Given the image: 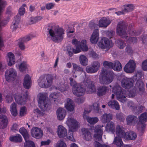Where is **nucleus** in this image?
I'll list each match as a JSON object with an SVG mask.
<instances>
[{
  "label": "nucleus",
  "mask_w": 147,
  "mask_h": 147,
  "mask_svg": "<svg viewBox=\"0 0 147 147\" xmlns=\"http://www.w3.org/2000/svg\"><path fill=\"white\" fill-rule=\"evenodd\" d=\"M48 29L51 40L55 42H60L63 39L64 31L61 28H55L54 26H49Z\"/></svg>",
  "instance_id": "f257e3e1"
},
{
  "label": "nucleus",
  "mask_w": 147,
  "mask_h": 147,
  "mask_svg": "<svg viewBox=\"0 0 147 147\" xmlns=\"http://www.w3.org/2000/svg\"><path fill=\"white\" fill-rule=\"evenodd\" d=\"M58 77L56 74H46L41 76L38 80V84L40 87L47 88L52 84L53 80Z\"/></svg>",
  "instance_id": "f03ea898"
},
{
  "label": "nucleus",
  "mask_w": 147,
  "mask_h": 147,
  "mask_svg": "<svg viewBox=\"0 0 147 147\" xmlns=\"http://www.w3.org/2000/svg\"><path fill=\"white\" fill-rule=\"evenodd\" d=\"M114 74L113 71L105 69L101 70L99 77V82L103 85H108L113 81Z\"/></svg>",
  "instance_id": "7ed1b4c3"
},
{
  "label": "nucleus",
  "mask_w": 147,
  "mask_h": 147,
  "mask_svg": "<svg viewBox=\"0 0 147 147\" xmlns=\"http://www.w3.org/2000/svg\"><path fill=\"white\" fill-rule=\"evenodd\" d=\"M112 92L115 94L117 100L123 103L126 101V91L120 86L115 85L113 88Z\"/></svg>",
  "instance_id": "20e7f679"
},
{
  "label": "nucleus",
  "mask_w": 147,
  "mask_h": 147,
  "mask_svg": "<svg viewBox=\"0 0 147 147\" xmlns=\"http://www.w3.org/2000/svg\"><path fill=\"white\" fill-rule=\"evenodd\" d=\"M39 106L42 111H45L49 109L51 107V102L45 93H39L38 95Z\"/></svg>",
  "instance_id": "39448f33"
},
{
  "label": "nucleus",
  "mask_w": 147,
  "mask_h": 147,
  "mask_svg": "<svg viewBox=\"0 0 147 147\" xmlns=\"http://www.w3.org/2000/svg\"><path fill=\"white\" fill-rule=\"evenodd\" d=\"M127 24L123 21L119 22L116 28V33L119 36L123 38L128 37L126 32Z\"/></svg>",
  "instance_id": "423d86ee"
},
{
  "label": "nucleus",
  "mask_w": 147,
  "mask_h": 147,
  "mask_svg": "<svg viewBox=\"0 0 147 147\" xmlns=\"http://www.w3.org/2000/svg\"><path fill=\"white\" fill-rule=\"evenodd\" d=\"M137 77L134 76L132 78H125L122 80L121 85L122 86L126 89H129L132 87L136 80Z\"/></svg>",
  "instance_id": "0eeeda50"
},
{
  "label": "nucleus",
  "mask_w": 147,
  "mask_h": 147,
  "mask_svg": "<svg viewBox=\"0 0 147 147\" xmlns=\"http://www.w3.org/2000/svg\"><path fill=\"white\" fill-rule=\"evenodd\" d=\"M66 123L69 127L71 130L76 131L78 128V122L71 115L69 116L66 121Z\"/></svg>",
  "instance_id": "6e6552de"
},
{
  "label": "nucleus",
  "mask_w": 147,
  "mask_h": 147,
  "mask_svg": "<svg viewBox=\"0 0 147 147\" xmlns=\"http://www.w3.org/2000/svg\"><path fill=\"white\" fill-rule=\"evenodd\" d=\"M136 63L134 60L130 59L124 68V71L127 73L134 72L136 69Z\"/></svg>",
  "instance_id": "1a4fd4ad"
},
{
  "label": "nucleus",
  "mask_w": 147,
  "mask_h": 147,
  "mask_svg": "<svg viewBox=\"0 0 147 147\" xmlns=\"http://www.w3.org/2000/svg\"><path fill=\"white\" fill-rule=\"evenodd\" d=\"M84 85L86 86V91L90 93H92L96 91V88L94 85V82L90 80L87 79L84 82Z\"/></svg>",
  "instance_id": "9d476101"
},
{
  "label": "nucleus",
  "mask_w": 147,
  "mask_h": 147,
  "mask_svg": "<svg viewBox=\"0 0 147 147\" xmlns=\"http://www.w3.org/2000/svg\"><path fill=\"white\" fill-rule=\"evenodd\" d=\"M111 42L107 38L103 37L98 43L99 47L102 49H107L111 47Z\"/></svg>",
  "instance_id": "9b49d317"
},
{
  "label": "nucleus",
  "mask_w": 147,
  "mask_h": 147,
  "mask_svg": "<svg viewBox=\"0 0 147 147\" xmlns=\"http://www.w3.org/2000/svg\"><path fill=\"white\" fill-rule=\"evenodd\" d=\"M72 90L73 94L78 96L83 95L85 91V89L80 84L73 88Z\"/></svg>",
  "instance_id": "f8f14e48"
},
{
  "label": "nucleus",
  "mask_w": 147,
  "mask_h": 147,
  "mask_svg": "<svg viewBox=\"0 0 147 147\" xmlns=\"http://www.w3.org/2000/svg\"><path fill=\"white\" fill-rule=\"evenodd\" d=\"M28 95V92H26L25 95L22 94H16L15 97V101L18 104L23 105L26 103V100Z\"/></svg>",
  "instance_id": "ddd939ff"
},
{
  "label": "nucleus",
  "mask_w": 147,
  "mask_h": 147,
  "mask_svg": "<svg viewBox=\"0 0 147 147\" xmlns=\"http://www.w3.org/2000/svg\"><path fill=\"white\" fill-rule=\"evenodd\" d=\"M17 73L16 70L11 68L5 74V77L7 81H10L14 80L16 78Z\"/></svg>",
  "instance_id": "4468645a"
},
{
  "label": "nucleus",
  "mask_w": 147,
  "mask_h": 147,
  "mask_svg": "<svg viewBox=\"0 0 147 147\" xmlns=\"http://www.w3.org/2000/svg\"><path fill=\"white\" fill-rule=\"evenodd\" d=\"M31 133L32 136L37 139H39L42 137L43 133L40 128L34 127L31 129Z\"/></svg>",
  "instance_id": "2eb2a0df"
},
{
  "label": "nucleus",
  "mask_w": 147,
  "mask_h": 147,
  "mask_svg": "<svg viewBox=\"0 0 147 147\" xmlns=\"http://www.w3.org/2000/svg\"><path fill=\"white\" fill-rule=\"evenodd\" d=\"M126 132H125L123 127L119 125H117L115 129V134L118 137L125 138Z\"/></svg>",
  "instance_id": "dca6fc26"
},
{
  "label": "nucleus",
  "mask_w": 147,
  "mask_h": 147,
  "mask_svg": "<svg viewBox=\"0 0 147 147\" xmlns=\"http://www.w3.org/2000/svg\"><path fill=\"white\" fill-rule=\"evenodd\" d=\"M138 121L136 117L132 115H129L127 116L126 119L127 124L129 125H134Z\"/></svg>",
  "instance_id": "f3484780"
},
{
  "label": "nucleus",
  "mask_w": 147,
  "mask_h": 147,
  "mask_svg": "<svg viewBox=\"0 0 147 147\" xmlns=\"http://www.w3.org/2000/svg\"><path fill=\"white\" fill-rule=\"evenodd\" d=\"M99 36V30L98 29L94 30L90 38V42L92 44L96 43L98 40Z\"/></svg>",
  "instance_id": "a211bd4d"
},
{
  "label": "nucleus",
  "mask_w": 147,
  "mask_h": 147,
  "mask_svg": "<svg viewBox=\"0 0 147 147\" xmlns=\"http://www.w3.org/2000/svg\"><path fill=\"white\" fill-rule=\"evenodd\" d=\"M111 22V20L104 17L99 20L98 25L99 27L106 28Z\"/></svg>",
  "instance_id": "6ab92c4d"
},
{
  "label": "nucleus",
  "mask_w": 147,
  "mask_h": 147,
  "mask_svg": "<svg viewBox=\"0 0 147 147\" xmlns=\"http://www.w3.org/2000/svg\"><path fill=\"white\" fill-rule=\"evenodd\" d=\"M57 133L59 138H64L67 135V129L63 126L59 125L58 127Z\"/></svg>",
  "instance_id": "aec40b11"
},
{
  "label": "nucleus",
  "mask_w": 147,
  "mask_h": 147,
  "mask_svg": "<svg viewBox=\"0 0 147 147\" xmlns=\"http://www.w3.org/2000/svg\"><path fill=\"white\" fill-rule=\"evenodd\" d=\"M81 131L84 138L87 141H90L92 139L91 133L88 129L82 128Z\"/></svg>",
  "instance_id": "412c9836"
},
{
  "label": "nucleus",
  "mask_w": 147,
  "mask_h": 147,
  "mask_svg": "<svg viewBox=\"0 0 147 147\" xmlns=\"http://www.w3.org/2000/svg\"><path fill=\"white\" fill-rule=\"evenodd\" d=\"M66 101L67 102L65 104L66 109L70 111H73L75 107V105L73 101L69 98L67 99Z\"/></svg>",
  "instance_id": "4be33fe9"
},
{
  "label": "nucleus",
  "mask_w": 147,
  "mask_h": 147,
  "mask_svg": "<svg viewBox=\"0 0 147 147\" xmlns=\"http://www.w3.org/2000/svg\"><path fill=\"white\" fill-rule=\"evenodd\" d=\"M109 90L108 87L105 86L99 87L97 89V94L99 96H101L106 94Z\"/></svg>",
  "instance_id": "5701e85b"
},
{
  "label": "nucleus",
  "mask_w": 147,
  "mask_h": 147,
  "mask_svg": "<svg viewBox=\"0 0 147 147\" xmlns=\"http://www.w3.org/2000/svg\"><path fill=\"white\" fill-rule=\"evenodd\" d=\"M102 134L98 133H95L94 135V140L95 141L94 142V147H102V145L97 142L100 141L102 140Z\"/></svg>",
  "instance_id": "b1692460"
},
{
  "label": "nucleus",
  "mask_w": 147,
  "mask_h": 147,
  "mask_svg": "<svg viewBox=\"0 0 147 147\" xmlns=\"http://www.w3.org/2000/svg\"><path fill=\"white\" fill-rule=\"evenodd\" d=\"M57 115L58 119L59 120H61L65 116L66 111L63 108H59L57 111Z\"/></svg>",
  "instance_id": "393cba45"
},
{
  "label": "nucleus",
  "mask_w": 147,
  "mask_h": 147,
  "mask_svg": "<svg viewBox=\"0 0 147 147\" xmlns=\"http://www.w3.org/2000/svg\"><path fill=\"white\" fill-rule=\"evenodd\" d=\"M137 136L136 133L130 131L126 132V135L125 139L127 140H135L137 137Z\"/></svg>",
  "instance_id": "a878e982"
},
{
  "label": "nucleus",
  "mask_w": 147,
  "mask_h": 147,
  "mask_svg": "<svg viewBox=\"0 0 147 147\" xmlns=\"http://www.w3.org/2000/svg\"><path fill=\"white\" fill-rule=\"evenodd\" d=\"M107 104L111 108L115 109L117 110H119L120 109L119 105L117 101L115 100L110 101L108 102Z\"/></svg>",
  "instance_id": "bb28decb"
},
{
  "label": "nucleus",
  "mask_w": 147,
  "mask_h": 147,
  "mask_svg": "<svg viewBox=\"0 0 147 147\" xmlns=\"http://www.w3.org/2000/svg\"><path fill=\"white\" fill-rule=\"evenodd\" d=\"M7 55L8 59H7L8 63V65L11 66L13 65L15 61V57L12 53L9 52L7 53Z\"/></svg>",
  "instance_id": "cd10ccee"
},
{
  "label": "nucleus",
  "mask_w": 147,
  "mask_h": 147,
  "mask_svg": "<svg viewBox=\"0 0 147 147\" xmlns=\"http://www.w3.org/2000/svg\"><path fill=\"white\" fill-rule=\"evenodd\" d=\"M31 84V78L29 75L27 74L24 79V86L25 88L28 89L30 87Z\"/></svg>",
  "instance_id": "c85d7f7f"
},
{
  "label": "nucleus",
  "mask_w": 147,
  "mask_h": 147,
  "mask_svg": "<svg viewBox=\"0 0 147 147\" xmlns=\"http://www.w3.org/2000/svg\"><path fill=\"white\" fill-rule=\"evenodd\" d=\"M67 84L65 82L59 83L57 87H55V89L58 90L61 92L66 91L68 88Z\"/></svg>",
  "instance_id": "c756f323"
},
{
  "label": "nucleus",
  "mask_w": 147,
  "mask_h": 147,
  "mask_svg": "<svg viewBox=\"0 0 147 147\" xmlns=\"http://www.w3.org/2000/svg\"><path fill=\"white\" fill-rule=\"evenodd\" d=\"M0 119L1 121L0 123V127L4 128L6 127L7 124V119L6 116L1 114L0 115Z\"/></svg>",
  "instance_id": "7c9ffc66"
},
{
  "label": "nucleus",
  "mask_w": 147,
  "mask_h": 147,
  "mask_svg": "<svg viewBox=\"0 0 147 147\" xmlns=\"http://www.w3.org/2000/svg\"><path fill=\"white\" fill-rule=\"evenodd\" d=\"M121 138L115 136L113 144L117 147H123V143Z\"/></svg>",
  "instance_id": "2f4dec72"
},
{
  "label": "nucleus",
  "mask_w": 147,
  "mask_h": 147,
  "mask_svg": "<svg viewBox=\"0 0 147 147\" xmlns=\"http://www.w3.org/2000/svg\"><path fill=\"white\" fill-rule=\"evenodd\" d=\"M113 118L112 115L111 113H105L102 117L101 120L104 123L110 121Z\"/></svg>",
  "instance_id": "473e14b6"
},
{
  "label": "nucleus",
  "mask_w": 147,
  "mask_h": 147,
  "mask_svg": "<svg viewBox=\"0 0 147 147\" xmlns=\"http://www.w3.org/2000/svg\"><path fill=\"white\" fill-rule=\"evenodd\" d=\"M124 9L123 11L126 12H131L135 9L134 5L132 4H128L123 5Z\"/></svg>",
  "instance_id": "72a5a7b5"
},
{
  "label": "nucleus",
  "mask_w": 147,
  "mask_h": 147,
  "mask_svg": "<svg viewBox=\"0 0 147 147\" xmlns=\"http://www.w3.org/2000/svg\"><path fill=\"white\" fill-rule=\"evenodd\" d=\"M115 125L112 122H109L107 123L105 126V130L107 131H111L113 133L115 132Z\"/></svg>",
  "instance_id": "f704fd0d"
},
{
  "label": "nucleus",
  "mask_w": 147,
  "mask_h": 147,
  "mask_svg": "<svg viewBox=\"0 0 147 147\" xmlns=\"http://www.w3.org/2000/svg\"><path fill=\"white\" fill-rule=\"evenodd\" d=\"M17 104L15 102H13L11 105L10 107V110L11 115L13 116H16L18 114L17 109Z\"/></svg>",
  "instance_id": "c9c22d12"
},
{
  "label": "nucleus",
  "mask_w": 147,
  "mask_h": 147,
  "mask_svg": "<svg viewBox=\"0 0 147 147\" xmlns=\"http://www.w3.org/2000/svg\"><path fill=\"white\" fill-rule=\"evenodd\" d=\"M84 118L86 119L87 121L91 124H94L98 121V119L97 117H91L89 116H83Z\"/></svg>",
  "instance_id": "e433bc0d"
},
{
  "label": "nucleus",
  "mask_w": 147,
  "mask_h": 147,
  "mask_svg": "<svg viewBox=\"0 0 147 147\" xmlns=\"http://www.w3.org/2000/svg\"><path fill=\"white\" fill-rule=\"evenodd\" d=\"M112 66V68L116 71H120L122 68L121 63L118 61H116L113 63Z\"/></svg>",
  "instance_id": "4c0bfd02"
},
{
  "label": "nucleus",
  "mask_w": 147,
  "mask_h": 147,
  "mask_svg": "<svg viewBox=\"0 0 147 147\" xmlns=\"http://www.w3.org/2000/svg\"><path fill=\"white\" fill-rule=\"evenodd\" d=\"M144 85L141 80H138L136 83L135 87L140 91H143L144 89Z\"/></svg>",
  "instance_id": "58836bf2"
},
{
  "label": "nucleus",
  "mask_w": 147,
  "mask_h": 147,
  "mask_svg": "<svg viewBox=\"0 0 147 147\" xmlns=\"http://www.w3.org/2000/svg\"><path fill=\"white\" fill-rule=\"evenodd\" d=\"M9 140L14 142H20L22 140V138L20 135L17 134L15 136L11 137Z\"/></svg>",
  "instance_id": "ea45409f"
},
{
  "label": "nucleus",
  "mask_w": 147,
  "mask_h": 147,
  "mask_svg": "<svg viewBox=\"0 0 147 147\" xmlns=\"http://www.w3.org/2000/svg\"><path fill=\"white\" fill-rule=\"evenodd\" d=\"M19 131L22 135L25 140H28V138H29V135L26 130L22 127L19 129Z\"/></svg>",
  "instance_id": "a19ab883"
},
{
  "label": "nucleus",
  "mask_w": 147,
  "mask_h": 147,
  "mask_svg": "<svg viewBox=\"0 0 147 147\" xmlns=\"http://www.w3.org/2000/svg\"><path fill=\"white\" fill-rule=\"evenodd\" d=\"M79 60L82 65L85 66L87 65L88 60L85 55H81L79 57Z\"/></svg>",
  "instance_id": "79ce46f5"
},
{
  "label": "nucleus",
  "mask_w": 147,
  "mask_h": 147,
  "mask_svg": "<svg viewBox=\"0 0 147 147\" xmlns=\"http://www.w3.org/2000/svg\"><path fill=\"white\" fill-rule=\"evenodd\" d=\"M20 17L19 16H16L14 17L13 24L12 25L13 30H15L17 28L20 21Z\"/></svg>",
  "instance_id": "37998d69"
},
{
  "label": "nucleus",
  "mask_w": 147,
  "mask_h": 147,
  "mask_svg": "<svg viewBox=\"0 0 147 147\" xmlns=\"http://www.w3.org/2000/svg\"><path fill=\"white\" fill-rule=\"evenodd\" d=\"M73 67V72L74 74L76 71H78L79 72H84V70L83 68L77 64L73 63H72Z\"/></svg>",
  "instance_id": "c03bdc74"
},
{
  "label": "nucleus",
  "mask_w": 147,
  "mask_h": 147,
  "mask_svg": "<svg viewBox=\"0 0 147 147\" xmlns=\"http://www.w3.org/2000/svg\"><path fill=\"white\" fill-rule=\"evenodd\" d=\"M104 127L103 125H97L96 126L94 129L95 133H98L103 134V129L102 127Z\"/></svg>",
  "instance_id": "a18cd8bd"
},
{
  "label": "nucleus",
  "mask_w": 147,
  "mask_h": 147,
  "mask_svg": "<svg viewBox=\"0 0 147 147\" xmlns=\"http://www.w3.org/2000/svg\"><path fill=\"white\" fill-rule=\"evenodd\" d=\"M86 40H82L80 44V47L83 51H87L88 50L86 45Z\"/></svg>",
  "instance_id": "49530a36"
},
{
  "label": "nucleus",
  "mask_w": 147,
  "mask_h": 147,
  "mask_svg": "<svg viewBox=\"0 0 147 147\" xmlns=\"http://www.w3.org/2000/svg\"><path fill=\"white\" fill-rule=\"evenodd\" d=\"M28 140H25L24 143V147H35L34 143L33 142L29 140L28 138Z\"/></svg>",
  "instance_id": "de8ad7c7"
},
{
  "label": "nucleus",
  "mask_w": 147,
  "mask_h": 147,
  "mask_svg": "<svg viewBox=\"0 0 147 147\" xmlns=\"http://www.w3.org/2000/svg\"><path fill=\"white\" fill-rule=\"evenodd\" d=\"M145 127V125L143 122H140L139 121V122L137 124V128L139 131L140 132H142Z\"/></svg>",
  "instance_id": "09e8293b"
},
{
  "label": "nucleus",
  "mask_w": 147,
  "mask_h": 147,
  "mask_svg": "<svg viewBox=\"0 0 147 147\" xmlns=\"http://www.w3.org/2000/svg\"><path fill=\"white\" fill-rule=\"evenodd\" d=\"M127 105L129 109L133 111L135 110L137 108V106L133 102L131 101L128 102Z\"/></svg>",
  "instance_id": "8fccbe9b"
},
{
  "label": "nucleus",
  "mask_w": 147,
  "mask_h": 147,
  "mask_svg": "<svg viewBox=\"0 0 147 147\" xmlns=\"http://www.w3.org/2000/svg\"><path fill=\"white\" fill-rule=\"evenodd\" d=\"M91 65L93 68L95 69H94L96 70V72H97L98 70L100 67L99 63L97 61H94L93 62Z\"/></svg>",
  "instance_id": "3c124183"
},
{
  "label": "nucleus",
  "mask_w": 147,
  "mask_h": 147,
  "mask_svg": "<svg viewBox=\"0 0 147 147\" xmlns=\"http://www.w3.org/2000/svg\"><path fill=\"white\" fill-rule=\"evenodd\" d=\"M27 68V64L26 62L24 61L19 65V69L21 71L25 70Z\"/></svg>",
  "instance_id": "603ef678"
},
{
  "label": "nucleus",
  "mask_w": 147,
  "mask_h": 147,
  "mask_svg": "<svg viewBox=\"0 0 147 147\" xmlns=\"http://www.w3.org/2000/svg\"><path fill=\"white\" fill-rule=\"evenodd\" d=\"M117 46L121 49L124 48L125 46V43L121 40H118L117 41Z\"/></svg>",
  "instance_id": "864d4df0"
},
{
  "label": "nucleus",
  "mask_w": 147,
  "mask_h": 147,
  "mask_svg": "<svg viewBox=\"0 0 147 147\" xmlns=\"http://www.w3.org/2000/svg\"><path fill=\"white\" fill-rule=\"evenodd\" d=\"M147 119V114L145 112L142 114L140 116L139 118V121L141 122H144L146 121Z\"/></svg>",
  "instance_id": "5fc2aeb1"
},
{
  "label": "nucleus",
  "mask_w": 147,
  "mask_h": 147,
  "mask_svg": "<svg viewBox=\"0 0 147 147\" xmlns=\"http://www.w3.org/2000/svg\"><path fill=\"white\" fill-rule=\"evenodd\" d=\"M92 65L91 66H87L86 68V71L88 73H94L96 72Z\"/></svg>",
  "instance_id": "6e6d98bb"
},
{
  "label": "nucleus",
  "mask_w": 147,
  "mask_h": 147,
  "mask_svg": "<svg viewBox=\"0 0 147 147\" xmlns=\"http://www.w3.org/2000/svg\"><path fill=\"white\" fill-rule=\"evenodd\" d=\"M103 65L106 67L111 68L113 65V63L107 61H105L103 63Z\"/></svg>",
  "instance_id": "4d7b16f0"
},
{
  "label": "nucleus",
  "mask_w": 147,
  "mask_h": 147,
  "mask_svg": "<svg viewBox=\"0 0 147 147\" xmlns=\"http://www.w3.org/2000/svg\"><path fill=\"white\" fill-rule=\"evenodd\" d=\"M74 131L71 130V131H69V132L67 136V137L68 139L72 141H75L74 139V138L73 133L72 131Z\"/></svg>",
  "instance_id": "13d9d810"
},
{
  "label": "nucleus",
  "mask_w": 147,
  "mask_h": 147,
  "mask_svg": "<svg viewBox=\"0 0 147 147\" xmlns=\"http://www.w3.org/2000/svg\"><path fill=\"white\" fill-rule=\"evenodd\" d=\"M116 117L118 120L123 121L124 120L123 115L121 113H118L116 114Z\"/></svg>",
  "instance_id": "bf43d9fd"
},
{
  "label": "nucleus",
  "mask_w": 147,
  "mask_h": 147,
  "mask_svg": "<svg viewBox=\"0 0 147 147\" xmlns=\"http://www.w3.org/2000/svg\"><path fill=\"white\" fill-rule=\"evenodd\" d=\"M66 145L63 141L61 140L58 141L57 142L56 147H66Z\"/></svg>",
  "instance_id": "052dcab7"
},
{
  "label": "nucleus",
  "mask_w": 147,
  "mask_h": 147,
  "mask_svg": "<svg viewBox=\"0 0 147 147\" xmlns=\"http://www.w3.org/2000/svg\"><path fill=\"white\" fill-rule=\"evenodd\" d=\"M67 51L70 57H71L73 55V48L70 45L68 46L67 48Z\"/></svg>",
  "instance_id": "680f3d73"
},
{
  "label": "nucleus",
  "mask_w": 147,
  "mask_h": 147,
  "mask_svg": "<svg viewBox=\"0 0 147 147\" xmlns=\"http://www.w3.org/2000/svg\"><path fill=\"white\" fill-rule=\"evenodd\" d=\"M24 42L22 40L20 39L18 40V44L20 49L22 50H24L25 49V46L24 44Z\"/></svg>",
  "instance_id": "e2e57ef3"
},
{
  "label": "nucleus",
  "mask_w": 147,
  "mask_h": 147,
  "mask_svg": "<svg viewBox=\"0 0 147 147\" xmlns=\"http://www.w3.org/2000/svg\"><path fill=\"white\" fill-rule=\"evenodd\" d=\"M89 54L91 56L94 58H98V55L93 50H91L89 52Z\"/></svg>",
  "instance_id": "0e129e2a"
},
{
  "label": "nucleus",
  "mask_w": 147,
  "mask_h": 147,
  "mask_svg": "<svg viewBox=\"0 0 147 147\" xmlns=\"http://www.w3.org/2000/svg\"><path fill=\"white\" fill-rule=\"evenodd\" d=\"M26 109L25 107L21 108L20 109V115L21 116H22L26 114Z\"/></svg>",
  "instance_id": "69168bd1"
},
{
  "label": "nucleus",
  "mask_w": 147,
  "mask_h": 147,
  "mask_svg": "<svg viewBox=\"0 0 147 147\" xmlns=\"http://www.w3.org/2000/svg\"><path fill=\"white\" fill-rule=\"evenodd\" d=\"M69 79L70 80V84L73 86V88L76 86L77 84H79L77 83L71 77L69 78Z\"/></svg>",
  "instance_id": "338daca9"
},
{
  "label": "nucleus",
  "mask_w": 147,
  "mask_h": 147,
  "mask_svg": "<svg viewBox=\"0 0 147 147\" xmlns=\"http://www.w3.org/2000/svg\"><path fill=\"white\" fill-rule=\"evenodd\" d=\"M36 20L35 17H31L27 23V24L30 25L36 23Z\"/></svg>",
  "instance_id": "774afa93"
}]
</instances>
